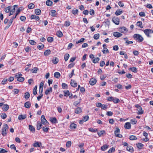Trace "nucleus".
<instances>
[{"label":"nucleus","mask_w":153,"mask_h":153,"mask_svg":"<svg viewBox=\"0 0 153 153\" xmlns=\"http://www.w3.org/2000/svg\"><path fill=\"white\" fill-rule=\"evenodd\" d=\"M16 5H14V8L13 9H12V10H10V9L11 8V6H9L6 7L4 10L5 12L7 13H8L9 12V16H10L13 14L15 13V8L14 7L15 6H16Z\"/></svg>","instance_id":"obj_1"},{"label":"nucleus","mask_w":153,"mask_h":153,"mask_svg":"<svg viewBox=\"0 0 153 153\" xmlns=\"http://www.w3.org/2000/svg\"><path fill=\"white\" fill-rule=\"evenodd\" d=\"M8 126L7 124H4L3 127L1 129V134L3 136H4L6 135L7 131L8 130Z\"/></svg>","instance_id":"obj_2"},{"label":"nucleus","mask_w":153,"mask_h":153,"mask_svg":"<svg viewBox=\"0 0 153 153\" xmlns=\"http://www.w3.org/2000/svg\"><path fill=\"white\" fill-rule=\"evenodd\" d=\"M133 37L134 39L137 42H142L143 40V38L141 35L138 34H134Z\"/></svg>","instance_id":"obj_3"},{"label":"nucleus","mask_w":153,"mask_h":153,"mask_svg":"<svg viewBox=\"0 0 153 153\" xmlns=\"http://www.w3.org/2000/svg\"><path fill=\"white\" fill-rule=\"evenodd\" d=\"M145 34L148 37H150V34L153 33V30L151 29H146L144 31Z\"/></svg>","instance_id":"obj_4"},{"label":"nucleus","mask_w":153,"mask_h":153,"mask_svg":"<svg viewBox=\"0 0 153 153\" xmlns=\"http://www.w3.org/2000/svg\"><path fill=\"white\" fill-rule=\"evenodd\" d=\"M13 20H4V23L7 24V26L5 27L6 29L8 28L11 25L13 22Z\"/></svg>","instance_id":"obj_5"},{"label":"nucleus","mask_w":153,"mask_h":153,"mask_svg":"<svg viewBox=\"0 0 153 153\" xmlns=\"http://www.w3.org/2000/svg\"><path fill=\"white\" fill-rule=\"evenodd\" d=\"M120 129L118 128H117L116 130L114 131V134L116 137L119 138H121L122 137V135L120 134Z\"/></svg>","instance_id":"obj_6"},{"label":"nucleus","mask_w":153,"mask_h":153,"mask_svg":"<svg viewBox=\"0 0 153 153\" xmlns=\"http://www.w3.org/2000/svg\"><path fill=\"white\" fill-rule=\"evenodd\" d=\"M23 9L24 8L23 7H20L16 11L15 16L12 18L11 19H14L16 18V16L18 15L19 13L21 11L23 10Z\"/></svg>","instance_id":"obj_7"},{"label":"nucleus","mask_w":153,"mask_h":153,"mask_svg":"<svg viewBox=\"0 0 153 153\" xmlns=\"http://www.w3.org/2000/svg\"><path fill=\"white\" fill-rule=\"evenodd\" d=\"M41 121L44 125H47L48 124V123L45 118V117L44 115L42 116L41 117Z\"/></svg>","instance_id":"obj_8"},{"label":"nucleus","mask_w":153,"mask_h":153,"mask_svg":"<svg viewBox=\"0 0 153 153\" xmlns=\"http://www.w3.org/2000/svg\"><path fill=\"white\" fill-rule=\"evenodd\" d=\"M119 31L122 33L126 34L128 31V29L124 27H122L119 29Z\"/></svg>","instance_id":"obj_9"},{"label":"nucleus","mask_w":153,"mask_h":153,"mask_svg":"<svg viewBox=\"0 0 153 153\" xmlns=\"http://www.w3.org/2000/svg\"><path fill=\"white\" fill-rule=\"evenodd\" d=\"M97 82V80L95 78H92L90 80L89 83L90 84L93 85L95 84Z\"/></svg>","instance_id":"obj_10"},{"label":"nucleus","mask_w":153,"mask_h":153,"mask_svg":"<svg viewBox=\"0 0 153 153\" xmlns=\"http://www.w3.org/2000/svg\"><path fill=\"white\" fill-rule=\"evenodd\" d=\"M108 145L106 144H104L101 147V150L102 151H104L108 148Z\"/></svg>","instance_id":"obj_11"},{"label":"nucleus","mask_w":153,"mask_h":153,"mask_svg":"<svg viewBox=\"0 0 153 153\" xmlns=\"http://www.w3.org/2000/svg\"><path fill=\"white\" fill-rule=\"evenodd\" d=\"M124 128L126 129H129L131 128V125L129 122L126 123L124 126Z\"/></svg>","instance_id":"obj_12"},{"label":"nucleus","mask_w":153,"mask_h":153,"mask_svg":"<svg viewBox=\"0 0 153 153\" xmlns=\"http://www.w3.org/2000/svg\"><path fill=\"white\" fill-rule=\"evenodd\" d=\"M113 35L115 37L118 38L121 36L122 34L117 32H115L113 33Z\"/></svg>","instance_id":"obj_13"},{"label":"nucleus","mask_w":153,"mask_h":153,"mask_svg":"<svg viewBox=\"0 0 153 153\" xmlns=\"http://www.w3.org/2000/svg\"><path fill=\"white\" fill-rule=\"evenodd\" d=\"M71 85L73 87H76L77 85V83L74 80L72 79L71 80Z\"/></svg>","instance_id":"obj_14"},{"label":"nucleus","mask_w":153,"mask_h":153,"mask_svg":"<svg viewBox=\"0 0 153 153\" xmlns=\"http://www.w3.org/2000/svg\"><path fill=\"white\" fill-rule=\"evenodd\" d=\"M26 118V115L21 114L19 116L18 119L20 120H22L25 119Z\"/></svg>","instance_id":"obj_15"},{"label":"nucleus","mask_w":153,"mask_h":153,"mask_svg":"<svg viewBox=\"0 0 153 153\" xmlns=\"http://www.w3.org/2000/svg\"><path fill=\"white\" fill-rule=\"evenodd\" d=\"M52 92V88L50 87L47 88L46 90L45 91V94L46 95H48L49 94Z\"/></svg>","instance_id":"obj_16"},{"label":"nucleus","mask_w":153,"mask_h":153,"mask_svg":"<svg viewBox=\"0 0 153 153\" xmlns=\"http://www.w3.org/2000/svg\"><path fill=\"white\" fill-rule=\"evenodd\" d=\"M137 110L138 111L137 114H142L143 113V111L142 110V108L141 106H138L137 107Z\"/></svg>","instance_id":"obj_17"},{"label":"nucleus","mask_w":153,"mask_h":153,"mask_svg":"<svg viewBox=\"0 0 153 153\" xmlns=\"http://www.w3.org/2000/svg\"><path fill=\"white\" fill-rule=\"evenodd\" d=\"M42 124L40 121H38L37 123V130H40L41 128Z\"/></svg>","instance_id":"obj_18"},{"label":"nucleus","mask_w":153,"mask_h":153,"mask_svg":"<svg viewBox=\"0 0 153 153\" xmlns=\"http://www.w3.org/2000/svg\"><path fill=\"white\" fill-rule=\"evenodd\" d=\"M42 143L41 142H36L33 144V146L35 147H40L42 146Z\"/></svg>","instance_id":"obj_19"},{"label":"nucleus","mask_w":153,"mask_h":153,"mask_svg":"<svg viewBox=\"0 0 153 153\" xmlns=\"http://www.w3.org/2000/svg\"><path fill=\"white\" fill-rule=\"evenodd\" d=\"M51 122L52 123H57L58 121L55 117H52L50 118V119Z\"/></svg>","instance_id":"obj_20"},{"label":"nucleus","mask_w":153,"mask_h":153,"mask_svg":"<svg viewBox=\"0 0 153 153\" xmlns=\"http://www.w3.org/2000/svg\"><path fill=\"white\" fill-rule=\"evenodd\" d=\"M29 129L33 133H34L35 131V128L32 125H29Z\"/></svg>","instance_id":"obj_21"},{"label":"nucleus","mask_w":153,"mask_h":153,"mask_svg":"<svg viewBox=\"0 0 153 153\" xmlns=\"http://www.w3.org/2000/svg\"><path fill=\"white\" fill-rule=\"evenodd\" d=\"M24 106L26 108H29L31 106V104L29 102H27L25 103Z\"/></svg>","instance_id":"obj_22"},{"label":"nucleus","mask_w":153,"mask_h":153,"mask_svg":"<svg viewBox=\"0 0 153 153\" xmlns=\"http://www.w3.org/2000/svg\"><path fill=\"white\" fill-rule=\"evenodd\" d=\"M51 53V51L50 50H45L44 52V55L45 56H48Z\"/></svg>","instance_id":"obj_23"},{"label":"nucleus","mask_w":153,"mask_h":153,"mask_svg":"<svg viewBox=\"0 0 153 153\" xmlns=\"http://www.w3.org/2000/svg\"><path fill=\"white\" fill-rule=\"evenodd\" d=\"M82 112V110L80 108L78 107L76 108L75 111V113L76 114H78Z\"/></svg>","instance_id":"obj_24"},{"label":"nucleus","mask_w":153,"mask_h":153,"mask_svg":"<svg viewBox=\"0 0 153 153\" xmlns=\"http://www.w3.org/2000/svg\"><path fill=\"white\" fill-rule=\"evenodd\" d=\"M35 13L36 15H39L41 13V11L40 9H36L35 10Z\"/></svg>","instance_id":"obj_25"},{"label":"nucleus","mask_w":153,"mask_h":153,"mask_svg":"<svg viewBox=\"0 0 153 153\" xmlns=\"http://www.w3.org/2000/svg\"><path fill=\"white\" fill-rule=\"evenodd\" d=\"M46 5L49 6H51L53 4V2L50 0H48L46 2Z\"/></svg>","instance_id":"obj_26"},{"label":"nucleus","mask_w":153,"mask_h":153,"mask_svg":"<svg viewBox=\"0 0 153 153\" xmlns=\"http://www.w3.org/2000/svg\"><path fill=\"white\" fill-rule=\"evenodd\" d=\"M126 149L127 151L131 152H133V148L131 146H127Z\"/></svg>","instance_id":"obj_27"},{"label":"nucleus","mask_w":153,"mask_h":153,"mask_svg":"<svg viewBox=\"0 0 153 153\" xmlns=\"http://www.w3.org/2000/svg\"><path fill=\"white\" fill-rule=\"evenodd\" d=\"M56 34L59 37H61L63 36L62 33L60 31H58L56 33Z\"/></svg>","instance_id":"obj_28"},{"label":"nucleus","mask_w":153,"mask_h":153,"mask_svg":"<svg viewBox=\"0 0 153 153\" xmlns=\"http://www.w3.org/2000/svg\"><path fill=\"white\" fill-rule=\"evenodd\" d=\"M30 93L28 92H25V98L26 100L28 99L30 97Z\"/></svg>","instance_id":"obj_29"},{"label":"nucleus","mask_w":153,"mask_h":153,"mask_svg":"<svg viewBox=\"0 0 153 153\" xmlns=\"http://www.w3.org/2000/svg\"><path fill=\"white\" fill-rule=\"evenodd\" d=\"M9 108V106L7 104H5L4 105V107L2 108V109L3 111H7Z\"/></svg>","instance_id":"obj_30"},{"label":"nucleus","mask_w":153,"mask_h":153,"mask_svg":"<svg viewBox=\"0 0 153 153\" xmlns=\"http://www.w3.org/2000/svg\"><path fill=\"white\" fill-rule=\"evenodd\" d=\"M31 19H39V18L38 16L33 15L30 16Z\"/></svg>","instance_id":"obj_31"},{"label":"nucleus","mask_w":153,"mask_h":153,"mask_svg":"<svg viewBox=\"0 0 153 153\" xmlns=\"http://www.w3.org/2000/svg\"><path fill=\"white\" fill-rule=\"evenodd\" d=\"M54 76L55 77L58 78L60 77V74L59 72H56L54 73Z\"/></svg>","instance_id":"obj_32"},{"label":"nucleus","mask_w":153,"mask_h":153,"mask_svg":"<svg viewBox=\"0 0 153 153\" xmlns=\"http://www.w3.org/2000/svg\"><path fill=\"white\" fill-rule=\"evenodd\" d=\"M76 125L74 123H72L70 126V128L71 129H75L76 128Z\"/></svg>","instance_id":"obj_33"},{"label":"nucleus","mask_w":153,"mask_h":153,"mask_svg":"<svg viewBox=\"0 0 153 153\" xmlns=\"http://www.w3.org/2000/svg\"><path fill=\"white\" fill-rule=\"evenodd\" d=\"M100 60V58L99 57L94 58L92 62L94 63H97Z\"/></svg>","instance_id":"obj_34"},{"label":"nucleus","mask_w":153,"mask_h":153,"mask_svg":"<svg viewBox=\"0 0 153 153\" xmlns=\"http://www.w3.org/2000/svg\"><path fill=\"white\" fill-rule=\"evenodd\" d=\"M136 25L137 26L140 27L141 28H142L143 27L142 22L140 21H139L137 22Z\"/></svg>","instance_id":"obj_35"},{"label":"nucleus","mask_w":153,"mask_h":153,"mask_svg":"<svg viewBox=\"0 0 153 153\" xmlns=\"http://www.w3.org/2000/svg\"><path fill=\"white\" fill-rule=\"evenodd\" d=\"M122 13V11L120 9L117 10L115 12V14L117 15H119Z\"/></svg>","instance_id":"obj_36"},{"label":"nucleus","mask_w":153,"mask_h":153,"mask_svg":"<svg viewBox=\"0 0 153 153\" xmlns=\"http://www.w3.org/2000/svg\"><path fill=\"white\" fill-rule=\"evenodd\" d=\"M34 7L35 5L32 3H31L28 5V8L29 9H32Z\"/></svg>","instance_id":"obj_37"},{"label":"nucleus","mask_w":153,"mask_h":153,"mask_svg":"<svg viewBox=\"0 0 153 153\" xmlns=\"http://www.w3.org/2000/svg\"><path fill=\"white\" fill-rule=\"evenodd\" d=\"M63 92L64 93V96L65 97L68 96L70 93L69 91L68 90L64 91Z\"/></svg>","instance_id":"obj_38"},{"label":"nucleus","mask_w":153,"mask_h":153,"mask_svg":"<svg viewBox=\"0 0 153 153\" xmlns=\"http://www.w3.org/2000/svg\"><path fill=\"white\" fill-rule=\"evenodd\" d=\"M104 133H105V131L104 130H102L97 132L98 134L100 137Z\"/></svg>","instance_id":"obj_39"},{"label":"nucleus","mask_w":153,"mask_h":153,"mask_svg":"<svg viewBox=\"0 0 153 153\" xmlns=\"http://www.w3.org/2000/svg\"><path fill=\"white\" fill-rule=\"evenodd\" d=\"M37 85H36L33 89V93L34 95H36L37 93Z\"/></svg>","instance_id":"obj_40"},{"label":"nucleus","mask_w":153,"mask_h":153,"mask_svg":"<svg viewBox=\"0 0 153 153\" xmlns=\"http://www.w3.org/2000/svg\"><path fill=\"white\" fill-rule=\"evenodd\" d=\"M62 88L63 89H66L68 88V86L67 84L65 83H63L62 85Z\"/></svg>","instance_id":"obj_41"},{"label":"nucleus","mask_w":153,"mask_h":153,"mask_svg":"<svg viewBox=\"0 0 153 153\" xmlns=\"http://www.w3.org/2000/svg\"><path fill=\"white\" fill-rule=\"evenodd\" d=\"M89 119V117L88 115L85 116L83 117V120L84 121V122H86Z\"/></svg>","instance_id":"obj_42"},{"label":"nucleus","mask_w":153,"mask_h":153,"mask_svg":"<svg viewBox=\"0 0 153 153\" xmlns=\"http://www.w3.org/2000/svg\"><path fill=\"white\" fill-rule=\"evenodd\" d=\"M129 139L131 140H136L137 138L135 136L131 135L130 136Z\"/></svg>","instance_id":"obj_43"},{"label":"nucleus","mask_w":153,"mask_h":153,"mask_svg":"<svg viewBox=\"0 0 153 153\" xmlns=\"http://www.w3.org/2000/svg\"><path fill=\"white\" fill-rule=\"evenodd\" d=\"M69 57V55L68 53L65 54L64 55V58L65 60V61H66L68 59Z\"/></svg>","instance_id":"obj_44"},{"label":"nucleus","mask_w":153,"mask_h":153,"mask_svg":"<svg viewBox=\"0 0 153 153\" xmlns=\"http://www.w3.org/2000/svg\"><path fill=\"white\" fill-rule=\"evenodd\" d=\"M102 52L104 54H105L106 53H109V51L107 48H103L102 50Z\"/></svg>","instance_id":"obj_45"},{"label":"nucleus","mask_w":153,"mask_h":153,"mask_svg":"<svg viewBox=\"0 0 153 153\" xmlns=\"http://www.w3.org/2000/svg\"><path fill=\"white\" fill-rule=\"evenodd\" d=\"M113 101L114 103H117L120 102V100L118 98L114 97Z\"/></svg>","instance_id":"obj_46"},{"label":"nucleus","mask_w":153,"mask_h":153,"mask_svg":"<svg viewBox=\"0 0 153 153\" xmlns=\"http://www.w3.org/2000/svg\"><path fill=\"white\" fill-rule=\"evenodd\" d=\"M115 150V148L114 147L111 148L108 151V153H112L114 152Z\"/></svg>","instance_id":"obj_47"},{"label":"nucleus","mask_w":153,"mask_h":153,"mask_svg":"<svg viewBox=\"0 0 153 153\" xmlns=\"http://www.w3.org/2000/svg\"><path fill=\"white\" fill-rule=\"evenodd\" d=\"M48 41L50 43L52 42L53 40V38L52 37H48L47 38Z\"/></svg>","instance_id":"obj_48"},{"label":"nucleus","mask_w":153,"mask_h":153,"mask_svg":"<svg viewBox=\"0 0 153 153\" xmlns=\"http://www.w3.org/2000/svg\"><path fill=\"white\" fill-rule=\"evenodd\" d=\"M59 61L58 59L57 58H55L52 60V62L54 64H57Z\"/></svg>","instance_id":"obj_49"},{"label":"nucleus","mask_w":153,"mask_h":153,"mask_svg":"<svg viewBox=\"0 0 153 153\" xmlns=\"http://www.w3.org/2000/svg\"><path fill=\"white\" fill-rule=\"evenodd\" d=\"M89 131L92 132H96L97 131V129L96 128L93 129L92 128H90L89 129Z\"/></svg>","instance_id":"obj_50"},{"label":"nucleus","mask_w":153,"mask_h":153,"mask_svg":"<svg viewBox=\"0 0 153 153\" xmlns=\"http://www.w3.org/2000/svg\"><path fill=\"white\" fill-rule=\"evenodd\" d=\"M78 12V10L77 9H74L71 11V13L74 14H77Z\"/></svg>","instance_id":"obj_51"},{"label":"nucleus","mask_w":153,"mask_h":153,"mask_svg":"<svg viewBox=\"0 0 153 153\" xmlns=\"http://www.w3.org/2000/svg\"><path fill=\"white\" fill-rule=\"evenodd\" d=\"M100 37V35L99 34H96L94 35V38L96 40L98 39Z\"/></svg>","instance_id":"obj_52"},{"label":"nucleus","mask_w":153,"mask_h":153,"mask_svg":"<svg viewBox=\"0 0 153 153\" xmlns=\"http://www.w3.org/2000/svg\"><path fill=\"white\" fill-rule=\"evenodd\" d=\"M71 141H68L66 144V146L67 148H69L71 146Z\"/></svg>","instance_id":"obj_53"},{"label":"nucleus","mask_w":153,"mask_h":153,"mask_svg":"<svg viewBox=\"0 0 153 153\" xmlns=\"http://www.w3.org/2000/svg\"><path fill=\"white\" fill-rule=\"evenodd\" d=\"M44 48V45L42 43L41 45H38L37 47V48L40 50L43 49Z\"/></svg>","instance_id":"obj_54"},{"label":"nucleus","mask_w":153,"mask_h":153,"mask_svg":"<svg viewBox=\"0 0 153 153\" xmlns=\"http://www.w3.org/2000/svg\"><path fill=\"white\" fill-rule=\"evenodd\" d=\"M29 43L32 45H35L36 44V42L33 40H30Z\"/></svg>","instance_id":"obj_55"},{"label":"nucleus","mask_w":153,"mask_h":153,"mask_svg":"<svg viewBox=\"0 0 153 153\" xmlns=\"http://www.w3.org/2000/svg\"><path fill=\"white\" fill-rule=\"evenodd\" d=\"M70 25V22L68 21H66L64 23V25L65 26H69Z\"/></svg>","instance_id":"obj_56"},{"label":"nucleus","mask_w":153,"mask_h":153,"mask_svg":"<svg viewBox=\"0 0 153 153\" xmlns=\"http://www.w3.org/2000/svg\"><path fill=\"white\" fill-rule=\"evenodd\" d=\"M130 70H131L132 72L136 73L137 72V69L135 67H132L130 68Z\"/></svg>","instance_id":"obj_57"},{"label":"nucleus","mask_w":153,"mask_h":153,"mask_svg":"<svg viewBox=\"0 0 153 153\" xmlns=\"http://www.w3.org/2000/svg\"><path fill=\"white\" fill-rule=\"evenodd\" d=\"M130 122L133 125L136 124L137 123V121L135 119L131 120Z\"/></svg>","instance_id":"obj_58"},{"label":"nucleus","mask_w":153,"mask_h":153,"mask_svg":"<svg viewBox=\"0 0 153 153\" xmlns=\"http://www.w3.org/2000/svg\"><path fill=\"white\" fill-rule=\"evenodd\" d=\"M22 74L20 73H18L16 74L15 77L18 79V78L21 77L22 76Z\"/></svg>","instance_id":"obj_59"},{"label":"nucleus","mask_w":153,"mask_h":153,"mask_svg":"<svg viewBox=\"0 0 153 153\" xmlns=\"http://www.w3.org/2000/svg\"><path fill=\"white\" fill-rule=\"evenodd\" d=\"M113 114V113L111 111H108L106 112V115L108 116H112Z\"/></svg>","instance_id":"obj_60"},{"label":"nucleus","mask_w":153,"mask_h":153,"mask_svg":"<svg viewBox=\"0 0 153 153\" xmlns=\"http://www.w3.org/2000/svg\"><path fill=\"white\" fill-rule=\"evenodd\" d=\"M85 39L84 38H82L79 40L77 41L76 42V44H78L84 41Z\"/></svg>","instance_id":"obj_61"},{"label":"nucleus","mask_w":153,"mask_h":153,"mask_svg":"<svg viewBox=\"0 0 153 153\" xmlns=\"http://www.w3.org/2000/svg\"><path fill=\"white\" fill-rule=\"evenodd\" d=\"M136 145L137 148L139 149H141V147H142L143 146V145L141 143H138Z\"/></svg>","instance_id":"obj_62"},{"label":"nucleus","mask_w":153,"mask_h":153,"mask_svg":"<svg viewBox=\"0 0 153 153\" xmlns=\"http://www.w3.org/2000/svg\"><path fill=\"white\" fill-rule=\"evenodd\" d=\"M25 80V79L23 77H21L18 79H17V80L19 82H23Z\"/></svg>","instance_id":"obj_63"},{"label":"nucleus","mask_w":153,"mask_h":153,"mask_svg":"<svg viewBox=\"0 0 153 153\" xmlns=\"http://www.w3.org/2000/svg\"><path fill=\"white\" fill-rule=\"evenodd\" d=\"M89 13L91 15H94V10L93 9H91L89 11Z\"/></svg>","instance_id":"obj_64"}]
</instances>
